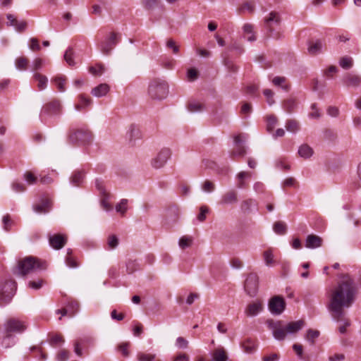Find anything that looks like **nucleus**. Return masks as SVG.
Masks as SVG:
<instances>
[{
	"label": "nucleus",
	"mask_w": 361,
	"mask_h": 361,
	"mask_svg": "<svg viewBox=\"0 0 361 361\" xmlns=\"http://www.w3.org/2000/svg\"><path fill=\"white\" fill-rule=\"evenodd\" d=\"M357 295V287L353 280L345 276L331 290L329 295L328 310L335 321H339L346 315L345 309L354 303Z\"/></svg>",
	"instance_id": "1"
},
{
	"label": "nucleus",
	"mask_w": 361,
	"mask_h": 361,
	"mask_svg": "<svg viewBox=\"0 0 361 361\" xmlns=\"http://www.w3.org/2000/svg\"><path fill=\"white\" fill-rule=\"evenodd\" d=\"M268 323L276 338H283L288 334H295L305 326V322L301 319L287 324H283L281 321H270Z\"/></svg>",
	"instance_id": "2"
},
{
	"label": "nucleus",
	"mask_w": 361,
	"mask_h": 361,
	"mask_svg": "<svg viewBox=\"0 0 361 361\" xmlns=\"http://www.w3.org/2000/svg\"><path fill=\"white\" fill-rule=\"evenodd\" d=\"M46 268L47 264L45 262L30 256L18 262L17 271L18 274L25 276L33 271L44 270Z\"/></svg>",
	"instance_id": "3"
},
{
	"label": "nucleus",
	"mask_w": 361,
	"mask_h": 361,
	"mask_svg": "<svg viewBox=\"0 0 361 361\" xmlns=\"http://www.w3.org/2000/svg\"><path fill=\"white\" fill-rule=\"evenodd\" d=\"M94 140V135L87 129L80 128L71 131L68 136L71 143L78 146H86L90 145Z\"/></svg>",
	"instance_id": "4"
},
{
	"label": "nucleus",
	"mask_w": 361,
	"mask_h": 361,
	"mask_svg": "<svg viewBox=\"0 0 361 361\" xmlns=\"http://www.w3.org/2000/svg\"><path fill=\"white\" fill-rule=\"evenodd\" d=\"M148 93L153 99L162 100L169 93V86L165 81L155 80L149 83Z\"/></svg>",
	"instance_id": "5"
},
{
	"label": "nucleus",
	"mask_w": 361,
	"mask_h": 361,
	"mask_svg": "<svg viewBox=\"0 0 361 361\" xmlns=\"http://www.w3.org/2000/svg\"><path fill=\"white\" fill-rule=\"evenodd\" d=\"M16 290V283L13 281H6L4 283L0 282V304L8 303Z\"/></svg>",
	"instance_id": "6"
},
{
	"label": "nucleus",
	"mask_w": 361,
	"mask_h": 361,
	"mask_svg": "<svg viewBox=\"0 0 361 361\" xmlns=\"http://www.w3.org/2000/svg\"><path fill=\"white\" fill-rule=\"evenodd\" d=\"M171 150L169 148H162L157 154L152 159L151 166L156 169H159L164 166L168 160L171 158Z\"/></svg>",
	"instance_id": "7"
},
{
	"label": "nucleus",
	"mask_w": 361,
	"mask_h": 361,
	"mask_svg": "<svg viewBox=\"0 0 361 361\" xmlns=\"http://www.w3.org/2000/svg\"><path fill=\"white\" fill-rule=\"evenodd\" d=\"M61 106L58 101H52L43 106L40 118L42 121H45L47 117L57 115L61 112Z\"/></svg>",
	"instance_id": "8"
},
{
	"label": "nucleus",
	"mask_w": 361,
	"mask_h": 361,
	"mask_svg": "<svg viewBox=\"0 0 361 361\" xmlns=\"http://www.w3.org/2000/svg\"><path fill=\"white\" fill-rule=\"evenodd\" d=\"M268 307L271 314L279 315L285 310L286 302L283 297L275 295L269 300Z\"/></svg>",
	"instance_id": "9"
},
{
	"label": "nucleus",
	"mask_w": 361,
	"mask_h": 361,
	"mask_svg": "<svg viewBox=\"0 0 361 361\" xmlns=\"http://www.w3.org/2000/svg\"><path fill=\"white\" fill-rule=\"evenodd\" d=\"M118 42V39L117 38V35L115 32H111L109 35L100 44V50L103 54L109 55Z\"/></svg>",
	"instance_id": "10"
},
{
	"label": "nucleus",
	"mask_w": 361,
	"mask_h": 361,
	"mask_svg": "<svg viewBox=\"0 0 361 361\" xmlns=\"http://www.w3.org/2000/svg\"><path fill=\"white\" fill-rule=\"evenodd\" d=\"M180 209L176 206L169 207L165 216V224L169 226H174L179 220Z\"/></svg>",
	"instance_id": "11"
},
{
	"label": "nucleus",
	"mask_w": 361,
	"mask_h": 361,
	"mask_svg": "<svg viewBox=\"0 0 361 361\" xmlns=\"http://www.w3.org/2000/svg\"><path fill=\"white\" fill-rule=\"evenodd\" d=\"M258 287V277L256 274H250L245 281V289L248 295H255Z\"/></svg>",
	"instance_id": "12"
},
{
	"label": "nucleus",
	"mask_w": 361,
	"mask_h": 361,
	"mask_svg": "<svg viewBox=\"0 0 361 361\" xmlns=\"http://www.w3.org/2000/svg\"><path fill=\"white\" fill-rule=\"evenodd\" d=\"M342 82L348 88H357L361 85V76L352 73H348L343 76Z\"/></svg>",
	"instance_id": "13"
},
{
	"label": "nucleus",
	"mask_w": 361,
	"mask_h": 361,
	"mask_svg": "<svg viewBox=\"0 0 361 361\" xmlns=\"http://www.w3.org/2000/svg\"><path fill=\"white\" fill-rule=\"evenodd\" d=\"M67 242V237L62 234H54L49 235V243L51 247L55 250H60L64 247Z\"/></svg>",
	"instance_id": "14"
},
{
	"label": "nucleus",
	"mask_w": 361,
	"mask_h": 361,
	"mask_svg": "<svg viewBox=\"0 0 361 361\" xmlns=\"http://www.w3.org/2000/svg\"><path fill=\"white\" fill-rule=\"evenodd\" d=\"M96 186H97V189L99 190L101 196H102V200H101L102 207L106 211L111 210L112 207H111V205L108 202V199L109 197V194L106 192V190L102 182L97 180Z\"/></svg>",
	"instance_id": "15"
},
{
	"label": "nucleus",
	"mask_w": 361,
	"mask_h": 361,
	"mask_svg": "<svg viewBox=\"0 0 361 361\" xmlns=\"http://www.w3.org/2000/svg\"><path fill=\"white\" fill-rule=\"evenodd\" d=\"M238 202V192L234 190H230L225 192L220 200L222 205L233 204Z\"/></svg>",
	"instance_id": "16"
},
{
	"label": "nucleus",
	"mask_w": 361,
	"mask_h": 361,
	"mask_svg": "<svg viewBox=\"0 0 361 361\" xmlns=\"http://www.w3.org/2000/svg\"><path fill=\"white\" fill-rule=\"evenodd\" d=\"M262 309L263 306L262 302L255 301L247 306L245 313L247 317H255L262 312Z\"/></svg>",
	"instance_id": "17"
},
{
	"label": "nucleus",
	"mask_w": 361,
	"mask_h": 361,
	"mask_svg": "<svg viewBox=\"0 0 361 361\" xmlns=\"http://www.w3.org/2000/svg\"><path fill=\"white\" fill-rule=\"evenodd\" d=\"M5 328L7 332H21L25 329V326L18 320L10 319L7 322Z\"/></svg>",
	"instance_id": "18"
},
{
	"label": "nucleus",
	"mask_w": 361,
	"mask_h": 361,
	"mask_svg": "<svg viewBox=\"0 0 361 361\" xmlns=\"http://www.w3.org/2000/svg\"><path fill=\"white\" fill-rule=\"evenodd\" d=\"M322 239L316 235H308L306 241L305 247L310 249L317 248L322 246Z\"/></svg>",
	"instance_id": "19"
},
{
	"label": "nucleus",
	"mask_w": 361,
	"mask_h": 361,
	"mask_svg": "<svg viewBox=\"0 0 361 361\" xmlns=\"http://www.w3.org/2000/svg\"><path fill=\"white\" fill-rule=\"evenodd\" d=\"M51 207V202L49 200H42L41 202L34 204L33 209L37 214H46L49 212Z\"/></svg>",
	"instance_id": "20"
},
{
	"label": "nucleus",
	"mask_w": 361,
	"mask_h": 361,
	"mask_svg": "<svg viewBox=\"0 0 361 361\" xmlns=\"http://www.w3.org/2000/svg\"><path fill=\"white\" fill-rule=\"evenodd\" d=\"M281 21V17L278 12L271 11L269 16L264 18V24L267 28L271 29L273 24H279Z\"/></svg>",
	"instance_id": "21"
},
{
	"label": "nucleus",
	"mask_w": 361,
	"mask_h": 361,
	"mask_svg": "<svg viewBox=\"0 0 361 361\" xmlns=\"http://www.w3.org/2000/svg\"><path fill=\"white\" fill-rule=\"evenodd\" d=\"M212 361H227L228 356L223 347H219L214 349L212 353Z\"/></svg>",
	"instance_id": "22"
},
{
	"label": "nucleus",
	"mask_w": 361,
	"mask_h": 361,
	"mask_svg": "<svg viewBox=\"0 0 361 361\" xmlns=\"http://www.w3.org/2000/svg\"><path fill=\"white\" fill-rule=\"evenodd\" d=\"M109 91V86L106 83H102L92 90V94L97 97L105 96Z\"/></svg>",
	"instance_id": "23"
},
{
	"label": "nucleus",
	"mask_w": 361,
	"mask_h": 361,
	"mask_svg": "<svg viewBox=\"0 0 361 361\" xmlns=\"http://www.w3.org/2000/svg\"><path fill=\"white\" fill-rule=\"evenodd\" d=\"M234 142L236 145V148L233 151L232 155L234 156H243L245 154V147L241 145V136L240 135H236L234 137Z\"/></svg>",
	"instance_id": "24"
},
{
	"label": "nucleus",
	"mask_w": 361,
	"mask_h": 361,
	"mask_svg": "<svg viewBox=\"0 0 361 361\" xmlns=\"http://www.w3.org/2000/svg\"><path fill=\"white\" fill-rule=\"evenodd\" d=\"M314 153V151L311 147L307 144H303L300 146L298 149V154L303 159L310 158Z\"/></svg>",
	"instance_id": "25"
},
{
	"label": "nucleus",
	"mask_w": 361,
	"mask_h": 361,
	"mask_svg": "<svg viewBox=\"0 0 361 361\" xmlns=\"http://www.w3.org/2000/svg\"><path fill=\"white\" fill-rule=\"evenodd\" d=\"M263 259L265 262V264L267 267H272L275 264L276 261L274 259V255L273 253V250L269 248L263 252Z\"/></svg>",
	"instance_id": "26"
},
{
	"label": "nucleus",
	"mask_w": 361,
	"mask_h": 361,
	"mask_svg": "<svg viewBox=\"0 0 361 361\" xmlns=\"http://www.w3.org/2000/svg\"><path fill=\"white\" fill-rule=\"evenodd\" d=\"M33 77L38 82L37 87L39 90H42L47 87L48 78L45 75L36 73L34 74Z\"/></svg>",
	"instance_id": "27"
},
{
	"label": "nucleus",
	"mask_w": 361,
	"mask_h": 361,
	"mask_svg": "<svg viewBox=\"0 0 361 361\" xmlns=\"http://www.w3.org/2000/svg\"><path fill=\"white\" fill-rule=\"evenodd\" d=\"M84 178V173L82 171H75L71 177V183L75 186L80 185Z\"/></svg>",
	"instance_id": "28"
},
{
	"label": "nucleus",
	"mask_w": 361,
	"mask_h": 361,
	"mask_svg": "<svg viewBox=\"0 0 361 361\" xmlns=\"http://www.w3.org/2000/svg\"><path fill=\"white\" fill-rule=\"evenodd\" d=\"M241 346L245 352L247 353H252L256 348L255 340H244L243 342L241 343Z\"/></svg>",
	"instance_id": "29"
},
{
	"label": "nucleus",
	"mask_w": 361,
	"mask_h": 361,
	"mask_svg": "<svg viewBox=\"0 0 361 361\" xmlns=\"http://www.w3.org/2000/svg\"><path fill=\"white\" fill-rule=\"evenodd\" d=\"M29 61L24 56L18 57L15 61V66L17 69L20 71H25L27 69Z\"/></svg>",
	"instance_id": "30"
},
{
	"label": "nucleus",
	"mask_w": 361,
	"mask_h": 361,
	"mask_svg": "<svg viewBox=\"0 0 361 361\" xmlns=\"http://www.w3.org/2000/svg\"><path fill=\"white\" fill-rule=\"evenodd\" d=\"M286 128L288 131L295 133L299 130L300 124L297 121L290 119L286 121Z\"/></svg>",
	"instance_id": "31"
},
{
	"label": "nucleus",
	"mask_w": 361,
	"mask_h": 361,
	"mask_svg": "<svg viewBox=\"0 0 361 361\" xmlns=\"http://www.w3.org/2000/svg\"><path fill=\"white\" fill-rule=\"evenodd\" d=\"M322 47L323 44L322 42L317 41L309 46L308 51L310 54L315 55L321 51Z\"/></svg>",
	"instance_id": "32"
},
{
	"label": "nucleus",
	"mask_w": 361,
	"mask_h": 361,
	"mask_svg": "<svg viewBox=\"0 0 361 361\" xmlns=\"http://www.w3.org/2000/svg\"><path fill=\"white\" fill-rule=\"evenodd\" d=\"M278 122L277 118L274 115H269L267 116V130L271 133Z\"/></svg>",
	"instance_id": "33"
},
{
	"label": "nucleus",
	"mask_w": 361,
	"mask_h": 361,
	"mask_svg": "<svg viewBox=\"0 0 361 361\" xmlns=\"http://www.w3.org/2000/svg\"><path fill=\"white\" fill-rule=\"evenodd\" d=\"M188 109L192 113L200 112L204 109V105L198 102H192L188 104Z\"/></svg>",
	"instance_id": "34"
},
{
	"label": "nucleus",
	"mask_w": 361,
	"mask_h": 361,
	"mask_svg": "<svg viewBox=\"0 0 361 361\" xmlns=\"http://www.w3.org/2000/svg\"><path fill=\"white\" fill-rule=\"evenodd\" d=\"M296 106V102L293 99H288L283 103V109L288 113H291Z\"/></svg>",
	"instance_id": "35"
},
{
	"label": "nucleus",
	"mask_w": 361,
	"mask_h": 361,
	"mask_svg": "<svg viewBox=\"0 0 361 361\" xmlns=\"http://www.w3.org/2000/svg\"><path fill=\"white\" fill-rule=\"evenodd\" d=\"M192 242V237L184 235L179 240L178 245L181 249H185L191 245Z\"/></svg>",
	"instance_id": "36"
},
{
	"label": "nucleus",
	"mask_w": 361,
	"mask_h": 361,
	"mask_svg": "<svg viewBox=\"0 0 361 361\" xmlns=\"http://www.w3.org/2000/svg\"><path fill=\"white\" fill-rule=\"evenodd\" d=\"M72 250L71 249L67 250V256L66 257V264L71 268H76L78 267V264L73 257H71Z\"/></svg>",
	"instance_id": "37"
},
{
	"label": "nucleus",
	"mask_w": 361,
	"mask_h": 361,
	"mask_svg": "<svg viewBox=\"0 0 361 361\" xmlns=\"http://www.w3.org/2000/svg\"><path fill=\"white\" fill-rule=\"evenodd\" d=\"M274 231L276 233L283 235L286 231V225L282 221H276L274 224Z\"/></svg>",
	"instance_id": "38"
},
{
	"label": "nucleus",
	"mask_w": 361,
	"mask_h": 361,
	"mask_svg": "<svg viewBox=\"0 0 361 361\" xmlns=\"http://www.w3.org/2000/svg\"><path fill=\"white\" fill-rule=\"evenodd\" d=\"M54 82H55L57 88L60 92H63L66 90L65 85H66V78L63 76H56L54 79Z\"/></svg>",
	"instance_id": "39"
},
{
	"label": "nucleus",
	"mask_w": 361,
	"mask_h": 361,
	"mask_svg": "<svg viewBox=\"0 0 361 361\" xmlns=\"http://www.w3.org/2000/svg\"><path fill=\"white\" fill-rule=\"evenodd\" d=\"M119 243L118 237L115 235H110L107 239V245L110 250H114L117 247Z\"/></svg>",
	"instance_id": "40"
},
{
	"label": "nucleus",
	"mask_w": 361,
	"mask_h": 361,
	"mask_svg": "<svg viewBox=\"0 0 361 361\" xmlns=\"http://www.w3.org/2000/svg\"><path fill=\"white\" fill-rule=\"evenodd\" d=\"M339 65L343 69H350L353 66V60L350 57H343L339 61Z\"/></svg>",
	"instance_id": "41"
},
{
	"label": "nucleus",
	"mask_w": 361,
	"mask_h": 361,
	"mask_svg": "<svg viewBox=\"0 0 361 361\" xmlns=\"http://www.w3.org/2000/svg\"><path fill=\"white\" fill-rule=\"evenodd\" d=\"M209 208L207 206H201L200 208V213L197 216V219L200 222H203L207 218V214L209 213Z\"/></svg>",
	"instance_id": "42"
},
{
	"label": "nucleus",
	"mask_w": 361,
	"mask_h": 361,
	"mask_svg": "<svg viewBox=\"0 0 361 361\" xmlns=\"http://www.w3.org/2000/svg\"><path fill=\"white\" fill-rule=\"evenodd\" d=\"M166 46L168 49H170L172 50L173 54H178L179 46L177 44V43L173 39H168L166 43Z\"/></svg>",
	"instance_id": "43"
},
{
	"label": "nucleus",
	"mask_w": 361,
	"mask_h": 361,
	"mask_svg": "<svg viewBox=\"0 0 361 361\" xmlns=\"http://www.w3.org/2000/svg\"><path fill=\"white\" fill-rule=\"evenodd\" d=\"M127 200H121V202L116 206V212L123 215L127 211Z\"/></svg>",
	"instance_id": "44"
},
{
	"label": "nucleus",
	"mask_w": 361,
	"mask_h": 361,
	"mask_svg": "<svg viewBox=\"0 0 361 361\" xmlns=\"http://www.w3.org/2000/svg\"><path fill=\"white\" fill-rule=\"evenodd\" d=\"M285 82H286V78H284V77L276 76V77L274 78V79L272 80V82L274 85L281 86L283 89H284L285 90H288V85H283V83Z\"/></svg>",
	"instance_id": "45"
},
{
	"label": "nucleus",
	"mask_w": 361,
	"mask_h": 361,
	"mask_svg": "<svg viewBox=\"0 0 361 361\" xmlns=\"http://www.w3.org/2000/svg\"><path fill=\"white\" fill-rule=\"evenodd\" d=\"M130 347L129 343H122L117 347L118 350L124 356L128 357L129 355L128 348Z\"/></svg>",
	"instance_id": "46"
},
{
	"label": "nucleus",
	"mask_w": 361,
	"mask_h": 361,
	"mask_svg": "<svg viewBox=\"0 0 361 361\" xmlns=\"http://www.w3.org/2000/svg\"><path fill=\"white\" fill-rule=\"evenodd\" d=\"M336 322L342 323L338 327V331L341 333V334H345L346 328L350 326V322L348 319L346 318V315L344 317L343 319Z\"/></svg>",
	"instance_id": "47"
},
{
	"label": "nucleus",
	"mask_w": 361,
	"mask_h": 361,
	"mask_svg": "<svg viewBox=\"0 0 361 361\" xmlns=\"http://www.w3.org/2000/svg\"><path fill=\"white\" fill-rule=\"evenodd\" d=\"M155 355L153 354H145L140 353L137 355V359L139 361H160L159 360H154Z\"/></svg>",
	"instance_id": "48"
},
{
	"label": "nucleus",
	"mask_w": 361,
	"mask_h": 361,
	"mask_svg": "<svg viewBox=\"0 0 361 361\" xmlns=\"http://www.w3.org/2000/svg\"><path fill=\"white\" fill-rule=\"evenodd\" d=\"M73 51L71 48H68L64 54V59L69 66H74L75 62L72 58Z\"/></svg>",
	"instance_id": "49"
},
{
	"label": "nucleus",
	"mask_w": 361,
	"mask_h": 361,
	"mask_svg": "<svg viewBox=\"0 0 361 361\" xmlns=\"http://www.w3.org/2000/svg\"><path fill=\"white\" fill-rule=\"evenodd\" d=\"M89 71L94 75H101L104 71V67L102 65L91 66L89 68Z\"/></svg>",
	"instance_id": "50"
},
{
	"label": "nucleus",
	"mask_w": 361,
	"mask_h": 361,
	"mask_svg": "<svg viewBox=\"0 0 361 361\" xmlns=\"http://www.w3.org/2000/svg\"><path fill=\"white\" fill-rule=\"evenodd\" d=\"M202 189L206 192H211L214 190L215 185L212 181L207 180L203 183Z\"/></svg>",
	"instance_id": "51"
},
{
	"label": "nucleus",
	"mask_w": 361,
	"mask_h": 361,
	"mask_svg": "<svg viewBox=\"0 0 361 361\" xmlns=\"http://www.w3.org/2000/svg\"><path fill=\"white\" fill-rule=\"evenodd\" d=\"M263 93L267 98V103L269 105H272L274 103V99L273 98L274 92L269 89H266L264 90Z\"/></svg>",
	"instance_id": "52"
},
{
	"label": "nucleus",
	"mask_w": 361,
	"mask_h": 361,
	"mask_svg": "<svg viewBox=\"0 0 361 361\" xmlns=\"http://www.w3.org/2000/svg\"><path fill=\"white\" fill-rule=\"evenodd\" d=\"M70 311L69 317H73L78 310V303L76 301H71L68 304Z\"/></svg>",
	"instance_id": "53"
},
{
	"label": "nucleus",
	"mask_w": 361,
	"mask_h": 361,
	"mask_svg": "<svg viewBox=\"0 0 361 361\" xmlns=\"http://www.w3.org/2000/svg\"><path fill=\"white\" fill-rule=\"evenodd\" d=\"M24 178L30 185L34 184L37 181V177H35L34 174L30 171H27L24 174Z\"/></svg>",
	"instance_id": "54"
},
{
	"label": "nucleus",
	"mask_w": 361,
	"mask_h": 361,
	"mask_svg": "<svg viewBox=\"0 0 361 361\" xmlns=\"http://www.w3.org/2000/svg\"><path fill=\"white\" fill-rule=\"evenodd\" d=\"M157 4V0H143L142 5L147 10L154 8Z\"/></svg>",
	"instance_id": "55"
},
{
	"label": "nucleus",
	"mask_w": 361,
	"mask_h": 361,
	"mask_svg": "<svg viewBox=\"0 0 361 361\" xmlns=\"http://www.w3.org/2000/svg\"><path fill=\"white\" fill-rule=\"evenodd\" d=\"M80 99L81 102V104H78L75 106V109L77 110H80L82 106H87L90 104L91 100L88 98H86L83 95L80 96Z\"/></svg>",
	"instance_id": "56"
},
{
	"label": "nucleus",
	"mask_w": 361,
	"mask_h": 361,
	"mask_svg": "<svg viewBox=\"0 0 361 361\" xmlns=\"http://www.w3.org/2000/svg\"><path fill=\"white\" fill-rule=\"evenodd\" d=\"M69 358V352L66 350H61L57 354L59 361H66Z\"/></svg>",
	"instance_id": "57"
},
{
	"label": "nucleus",
	"mask_w": 361,
	"mask_h": 361,
	"mask_svg": "<svg viewBox=\"0 0 361 361\" xmlns=\"http://www.w3.org/2000/svg\"><path fill=\"white\" fill-rule=\"evenodd\" d=\"M338 71V68L335 66H330L328 68L324 71V75L329 78L333 77V74Z\"/></svg>",
	"instance_id": "58"
},
{
	"label": "nucleus",
	"mask_w": 361,
	"mask_h": 361,
	"mask_svg": "<svg viewBox=\"0 0 361 361\" xmlns=\"http://www.w3.org/2000/svg\"><path fill=\"white\" fill-rule=\"evenodd\" d=\"M128 133L130 140L139 137L140 134L139 129L133 126H130Z\"/></svg>",
	"instance_id": "59"
},
{
	"label": "nucleus",
	"mask_w": 361,
	"mask_h": 361,
	"mask_svg": "<svg viewBox=\"0 0 361 361\" xmlns=\"http://www.w3.org/2000/svg\"><path fill=\"white\" fill-rule=\"evenodd\" d=\"M43 63H44V61L42 59H39V58L35 59L32 63V70L34 71H35L41 69L43 66Z\"/></svg>",
	"instance_id": "60"
},
{
	"label": "nucleus",
	"mask_w": 361,
	"mask_h": 361,
	"mask_svg": "<svg viewBox=\"0 0 361 361\" xmlns=\"http://www.w3.org/2000/svg\"><path fill=\"white\" fill-rule=\"evenodd\" d=\"M43 283H44L43 280L39 279L37 281H30L28 283V286H29V287H30L33 289L37 290V289H39L42 286Z\"/></svg>",
	"instance_id": "61"
},
{
	"label": "nucleus",
	"mask_w": 361,
	"mask_h": 361,
	"mask_svg": "<svg viewBox=\"0 0 361 361\" xmlns=\"http://www.w3.org/2000/svg\"><path fill=\"white\" fill-rule=\"evenodd\" d=\"M30 48L32 51H39L40 49V46L39 44V41L36 38H31L30 40Z\"/></svg>",
	"instance_id": "62"
},
{
	"label": "nucleus",
	"mask_w": 361,
	"mask_h": 361,
	"mask_svg": "<svg viewBox=\"0 0 361 361\" xmlns=\"http://www.w3.org/2000/svg\"><path fill=\"white\" fill-rule=\"evenodd\" d=\"M13 190L16 192H21L25 190V187L20 183L15 182L12 184Z\"/></svg>",
	"instance_id": "63"
},
{
	"label": "nucleus",
	"mask_w": 361,
	"mask_h": 361,
	"mask_svg": "<svg viewBox=\"0 0 361 361\" xmlns=\"http://www.w3.org/2000/svg\"><path fill=\"white\" fill-rule=\"evenodd\" d=\"M137 266V263L133 260H129L126 264L127 271L129 273H133Z\"/></svg>",
	"instance_id": "64"
}]
</instances>
